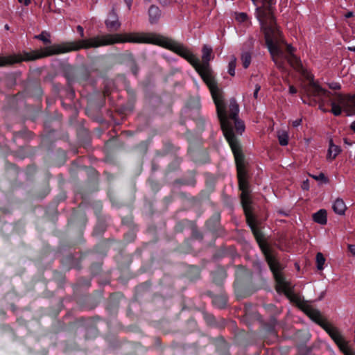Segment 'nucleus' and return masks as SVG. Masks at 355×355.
Here are the masks:
<instances>
[{"mask_svg":"<svg viewBox=\"0 0 355 355\" xmlns=\"http://www.w3.org/2000/svg\"><path fill=\"white\" fill-rule=\"evenodd\" d=\"M347 207L343 200L339 198H337L333 205L334 211L337 214L343 215Z\"/></svg>","mask_w":355,"mask_h":355,"instance_id":"nucleus-13","label":"nucleus"},{"mask_svg":"<svg viewBox=\"0 0 355 355\" xmlns=\"http://www.w3.org/2000/svg\"><path fill=\"white\" fill-rule=\"evenodd\" d=\"M230 147L235 158L239 188L241 191V202L246 218V221L250 227L257 241L263 251L270 270H274L275 268L279 266V263L272 254L269 247L265 243L263 235L257 227L256 219L252 213V200L250 194V191L249 189L248 175L247 171L248 163L245 160L244 155L239 143L232 144Z\"/></svg>","mask_w":355,"mask_h":355,"instance_id":"nucleus-3","label":"nucleus"},{"mask_svg":"<svg viewBox=\"0 0 355 355\" xmlns=\"http://www.w3.org/2000/svg\"><path fill=\"white\" fill-rule=\"evenodd\" d=\"M348 50L352 51H355V46H354V47H348Z\"/></svg>","mask_w":355,"mask_h":355,"instance_id":"nucleus-36","label":"nucleus"},{"mask_svg":"<svg viewBox=\"0 0 355 355\" xmlns=\"http://www.w3.org/2000/svg\"><path fill=\"white\" fill-rule=\"evenodd\" d=\"M351 128L354 130L355 132V121H354L351 125Z\"/></svg>","mask_w":355,"mask_h":355,"instance_id":"nucleus-35","label":"nucleus"},{"mask_svg":"<svg viewBox=\"0 0 355 355\" xmlns=\"http://www.w3.org/2000/svg\"><path fill=\"white\" fill-rule=\"evenodd\" d=\"M313 220L320 225L327 224V211L325 209H320L313 215Z\"/></svg>","mask_w":355,"mask_h":355,"instance_id":"nucleus-15","label":"nucleus"},{"mask_svg":"<svg viewBox=\"0 0 355 355\" xmlns=\"http://www.w3.org/2000/svg\"><path fill=\"white\" fill-rule=\"evenodd\" d=\"M348 250L353 255H355V245H348Z\"/></svg>","mask_w":355,"mask_h":355,"instance_id":"nucleus-28","label":"nucleus"},{"mask_svg":"<svg viewBox=\"0 0 355 355\" xmlns=\"http://www.w3.org/2000/svg\"><path fill=\"white\" fill-rule=\"evenodd\" d=\"M149 20L151 24H155L160 17L161 12L157 6H151L148 10Z\"/></svg>","mask_w":355,"mask_h":355,"instance_id":"nucleus-12","label":"nucleus"},{"mask_svg":"<svg viewBox=\"0 0 355 355\" xmlns=\"http://www.w3.org/2000/svg\"><path fill=\"white\" fill-rule=\"evenodd\" d=\"M341 152V148L339 146L335 145L333 140H329V146L327 155V159L329 161L334 160L338 155Z\"/></svg>","mask_w":355,"mask_h":355,"instance_id":"nucleus-11","label":"nucleus"},{"mask_svg":"<svg viewBox=\"0 0 355 355\" xmlns=\"http://www.w3.org/2000/svg\"><path fill=\"white\" fill-rule=\"evenodd\" d=\"M129 10L131 8L132 0H124Z\"/></svg>","mask_w":355,"mask_h":355,"instance_id":"nucleus-33","label":"nucleus"},{"mask_svg":"<svg viewBox=\"0 0 355 355\" xmlns=\"http://www.w3.org/2000/svg\"><path fill=\"white\" fill-rule=\"evenodd\" d=\"M5 28H6V30H8V29H9V26H8V24H6V25L5 26Z\"/></svg>","mask_w":355,"mask_h":355,"instance_id":"nucleus-37","label":"nucleus"},{"mask_svg":"<svg viewBox=\"0 0 355 355\" xmlns=\"http://www.w3.org/2000/svg\"><path fill=\"white\" fill-rule=\"evenodd\" d=\"M309 181L306 180V181L303 182V184L302 185V187L304 190H308L309 189Z\"/></svg>","mask_w":355,"mask_h":355,"instance_id":"nucleus-30","label":"nucleus"},{"mask_svg":"<svg viewBox=\"0 0 355 355\" xmlns=\"http://www.w3.org/2000/svg\"><path fill=\"white\" fill-rule=\"evenodd\" d=\"M126 42L159 45L176 53L187 60L193 67L196 65V56L189 49L155 33L131 32L106 34L87 39L66 42L60 44L59 54Z\"/></svg>","mask_w":355,"mask_h":355,"instance_id":"nucleus-1","label":"nucleus"},{"mask_svg":"<svg viewBox=\"0 0 355 355\" xmlns=\"http://www.w3.org/2000/svg\"><path fill=\"white\" fill-rule=\"evenodd\" d=\"M345 355H355V352L349 347L348 343L343 338L336 343Z\"/></svg>","mask_w":355,"mask_h":355,"instance_id":"nucleus-14","label":"nucleus"},{"mask_svg":"<svg viewBox=\"0 0 355 355\" xmlns=\"http://www.w3.org/2000/svg\"><path fill=\"white\" fill-rule=\"evenodd\" d=\"M60 44H55L45 47L39 51L24 52L23 53L13 54L8 56H0V67L12 65L22 61H31L37 59L59 54Z\"/></svg>","mask_w":355,"mask_h":355,"instance_id":"nucleus-6","label":"nucleus"},{"mask_svg":"<svg viewBox=\"0 0 355 355\" xmlns=\"http://www.w3.org/2000/svg\"><path fill=\"white\" fill-rule=\"evenodd\" d=\"M105 25L107 28L111 31H116L121 27V23L117 19L113 21L107 20L105 21Z\"/></svg>","mask_w":355,"mask_h":355,"instance_id":"nucleus-16","label":"nucleus"},{"mask_svg":"<svg viewBox=\"0 0 355 355\" xmlns=\"http://www.w3.org/2000/svg\"><path fill=\"white\" fill-rule=\"evenodd\" d=\"M316 323L320 325L331 336L335 343L339 341L343 337L338 329L330 324L320 313L313 319Z\"/></svg>","mask_w":355,"mask_h":355,"instance_id":"nucleus-9","label":"nucleus"},{"mask_svg":"<svg viewBox=\"0 0 355 355\" xmlns=\"http://www.w3.org/2000/svg\"><path fill=\"white\" fill-rule=\"evenodd\" d=\"M236 65V58L234 55L231 57V60L228 64V73L230 76H234L235 75V68Z\"/></svg>","mask_w":355,"mask_h":355,"instance_id":"nucleus-19","label":"nucleus"},{"mask_svg":"<svg viewBox=\"0 0 355 355\" xmlns=\"http://www.w3.org/2000/svg\"><path fill=\"white\" fill-rule=\"evenodd\" d=\"M309 80V83L303 87L304 95L308 98V103L311 105H315L318 103L324 101V98H330L331 93L323 88L320 85L314 82L313 76L311 73H307L305 77Z\"/></svg>","mask_w":355,"mask_h":355,"instance_id":"nucleus-7","label":"nucleus"},{"mask_svg":"<svg viewBox=\"0 0 355 355\" xmlns=\"http://www.w3.org/2000/svg\"><path fill=\"white\" fill-rule=\"evenodd\" d=\"M252 56L248 52L243 53L241 55V61L243 66L245 69H247L251 62Z\"/></svg>","mask_w":355,"mask_h":355,"instance_id":"nucleus-18","label":"nucleus"},{"mask_svg":"<svg viewBox=\"0 0 355 355\" xmlns=\"http://www.w3.org/2000/svg\"><path fill=\"white\" fill-rule=\"evenodd\" d=\"M50 37V33L46 31H42L40 35H35V38L42 41L45 44H50L51 43Z\"/></svg>","mask_w":355,"mask_h":355,"instance_id":"nucleus-17","label":"nucleus"},{"mask_svg":"<svg viewBox=\"0 0 355 355\" xmlns=\"http://www.w3.org/2000/svg\"><path fill=\"white\" fill-rule=\"evenodd\" d=\"M18 1L20 3H22V4H24L26 6H28L31 3V0H18Z\"/></svg>","mask_w":355,"mask_h":355,"instance_id":"nucleus-31","label":"nucleus"},{"mask_svg":"<svg viewBox=\"0 0 355 355\" xmlns=\"http://www.w3.org/2000/svg\"><path fill=\"white\" fill-rule=\"evenodd\" d=\"M257 6V16L264 33L266 45L274 58L282 53L280 44L284 42L273 16L272 0H252Z\"/></svg>","mask_w":355,"mask_h":355,"instance_id":"nucleus-4","label":"nucleus"},{"mask_svg":"<svg viewBox=\"0 0 355 355\" xmlns=\"http://www.w3.org/2000/svg\"><path fill=\"white\" fill-rule=\"evenodd\" d=\"M202 53L201 62L196 57V65H194L193 67L210 90L216 107L222 130L230 146L238 144V140L234 136L233 130L234 129L238 134H242L245 130V125L239 118V105L235 99H232L227 110L223 100V92L217 85L209 64L210 60L214 58L212 48L205 44L202 49Z\"/></svg>","mask_w":355,"mask_h":355,"instance_id":"nucleus-2","label":"nucleus"},{"mask_svg":"<svg viewBox=\"0 0 355 355\" xmlns=\"http://www.w3.org/2000/svg\"><path fill=\"white\" fill-rule=\"evenodd\" d=\"M260 89H261L260 85H257L256 87H255V90H254V94H253V96H254V98L255 99H257V97H258V92L260 90Z\"/></svg>","mask_w":355,"mask_h":355,"instance_id":"nucleus-26","label":"nucleus"},{"mask_svg":"<svg viewBox=\"0 0 355 355\" xmlns=\"http://www.w3.org/2000/svg\"><path fill=\"white\" fill-rule=\"evenodd\" d=\"M286 60L290 65L293 67L295 70L302 73L304 77L306 76L307 73H310L306 69L303 68L301 60L296 57L294 54L286 56Z\"/></svg>","mask_w":355,"mask_h":355,"instance_id":"nucleus-10","label":"nucleus"},{"mask_svg":"<svg viewBox=\"0 0 355 355\" xmlns=\"http://www.w3.org/2000/svg\"><path fill=\"white\" fill-rule=\"evenodd\" d=\"M329 87L334 90H338L340 89V85L337 83H330L329 84Z\"/></svg>","mask_w":355,"mask_h":355,"instance_id":"nucleus-24","label":"nucleus"},{"mask_svg":"<svg viewBox=\"0 0 355 355\" xmlns=\"http://www.w3.org/2000/svg\"><path fill=\"white\" fill-rule=\"evenodd\" d=\"M311 176L316 180H324L325 182H327V178L322 173H320L318 175H311Z\"/></svg>","mask_w":355,"mask_h":355,"instance_id":"nucleus-23","label":"nucleus"},{"mask_svg":"<svg viewBox=\"0 0 355 355\" xmlns=\"http://www.w3.org/2000/svg\"><path fill=\"white\" fill-rule=\"evenodd\" d=\"M295 51V49L291 45H287V51L289 53V55L293 54V51Z\"/></svg>","mask_w":355,"mask_h":355,"instance_id":"nucleus-29","label":"nucleus"},{"mask_svg":"<svg viewBox=\"0 0 355 355\" xmlns=\"http://www.w3.org/2000/svg\"><path fill=\"white\" fill-rule=\"evenodd\" d=\"M76 29H77L78 32L79 33L80 37L83 38L85 37L83 28L79 25L76 27Z\"/></svg>","mask_w":355,"mask_h":355,"instance_id":"nucleus-25","label":"nucleus"},{"mask_svg":"<svg viewBox=\"0 0 355 355\" xmlns=\"http://www.w3.org/2000/svg\"><path fill=\"white\" fill-rule=\"evenodd\" d=\"M236 19L239 22H245L248 20V15L245 12H241L236 15Z\"/></svg>","mask_w":355,"mask_h":355,"instance_id":"nucleus-22","label":"nucleus"},{"mask_svg":"<svg viewBox=\"0 0 355 355\" xmlns=\"http://www.w3.org/2000/svg\"><path fill=\"white\" fill-rule=\"evenodd\" d=\"M276 282V291L278 293H284L290 301L304 311L311 319L318 316V310L313 308L307 301L304 300L299 295L295 294L291 288L290 283L286 281L280 270V266L271 270Z\"/></svg>","mask_w":355,"mask_h":355,"instance_id":"nucleus-5","label":"nucleus"},{"mask_svg":"<svg viewBox=\"0 0 355 355\" xmlns=\"http://www.w3.org/2000/svg\"><path fill=\"white\" fill-rule=\"evenodd\" d=\"M329 99L331 101V112L335 116L341 114L343 110L347 115H350L355 112V96H343L340 94H335L333 98L330 95Z\"/></svg>","mask_w":355,"mask_h":355,"instance_id":"nucleus-8","label":"nucleus"},{"mask_svg":"<svg viewBox=\"0 0 355 355\" xmlns=\"http://www.w3.org/2000/svg\"><path fill=\"white\" fill-rule=\"evenodd\" d=\"M353 16H354V13H353V12H351V11L347 12L345 15V17L346 18H350V17H352Z\"/></svg>","mask_w":355,"mask_h":355,"instance_id":"nucleus-34","label":"nucleus"},{"mask_svg":"<svg viewBox=\"0 0 355 355\" xmlns=\"http://www.w3.org/2000/svg\"><path fill=\"white\" fill-rule=\"evenodd\" d=\"M278 140L282 146H286L288 141V136L287 132L283 131L278 133Z\"/></svg>","mask_w":355,"mask_h":355,"instance_id":"nucleus-21","label":"nucleus"},{"mask_svg":"<svg viewBox=\"0 0 355 355\" xmlns=\"http://www.w3.org/2000/svg\"><path fill=\"white\" fill-rule=\"evenodd\" d=\"M289 92L292 94H296L297 93V89L293 86V85H290L289 87Z\"/></svg>","mask_w":355,"mask_h":355,"instance_id":"nucleus-32","label":"nucleus"},{"mask_svg":"<svg viewBox=\"0 0 355 355\" xmlns=\"http://www.w3.org/2000/svg\"><path fill=\"white\" fill-rule=\"evenodd\" d=\"M301 123H302V119H297V120H295V121H293L292 122V125H293V127H297V126H299L300 125H301Z\"/></svg>","mask_w":355,"mask_h":355,"instance_id":"nucleus-27","label":"nucleus"},{"mask_svg":"<svg viewBox=\"0 0 355 355\" xmlns=\"http://www.w3.org/2000/svg\"><path fill=\"white\" fill-rule=\"evenodd\" d=\"M325 263V258L321 252H318L316 254V264L317 268L320 270L323 269V266Z\"/></svg>","mask_w":355,"mask_h":355,"instance_id":"nucleus-20","label":"nucleus"}]
</instances>
